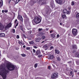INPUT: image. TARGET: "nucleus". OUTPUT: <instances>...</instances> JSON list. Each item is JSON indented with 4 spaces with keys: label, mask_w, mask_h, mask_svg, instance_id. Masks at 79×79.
Wrapping results in <instances>:
<instances>
[{
    "label": "nucleus",
    "mask_w": 79,
    "mask_h": 79,
    "mask_svg": "<svg viewBox=\"0 0 79 79\" xmlns=\"http://www.w3.org/2000/svg\"><path fill=\"white\" fill-rule=\"evenodd\" d=\"M19 35H17V39H19Z\"/></svg>",
    "instance_id": "42"
},
{
    "label": "nucleus",
    "mask_w": 79,
    "mask_h": 79,
    "mask_svg": "<svg viewBox=\"0 0 79 79\" xmlns=\"http://www.w3.org/2000/svg\"><path fill=\"white\" fill-rule=\"evenodd\" d=\"M36 55H39V54L40 53V51H37L36 52Z\"/></svg>",
    "instance_id": "16"
},
{
    "label": "nucleus",
    "mask_w": 79,
    "mask_h": 79,
    "mask_svg": "<svg viewBox=\"0 0 79 79\" xmlns=\"http://www.w3.org/2000/svg\"><path fill=\"white\" fill-rule=\"evenodd\" d=\"M49 58L50 59H53L54 58V56L53 55H49Z\"/></svg>",
    "instance_id": "14"
},
{
    "label": "nucleus",
    "mask_w": 79,
    "mask_h": 79,
    "mask_svg": "<svg viewBox=\"0 0 79 79\" xmlns=\"http://www.w3.org/2000/svg\"><path fill=\"white\" fill-rule=\"evenodd\" d=\"M42 3H43V1H42Z\"/></svg>",
    "instance_id": "62"
},
{
    "label": "nucleus",
    "mask_w": 79,
    "mask_h": 79,
    "mask_svg": "<svg viewBox=\"0 0 79 79\" xmlns=\"http://www.w3.org/2000/svg\"><path fill=\"white\" fill-rule=\"evenodd\" d=\"M60 25H62V23H60Z\"/></svg>",
    "instance_id": "58"
},
{
    "label": "nucleus",
    "mask_w": 79,
    "mask_h": 79,
    "mask_svg": "<svg viewBox=\"0 0 79 79\" xmlns=\"http://www.w3.org/2000/svg\"><path fill=\"white\" fill-rule=\"evenodd\" d=\"M58 75L57 74L55 73L53 74L51 76V79H56Z\"/></svg>",
    "instance_id": "5"
},
{
    "label": "nucleus",
    "mask_w": 79,
    "mask_h": 79,
    "mask_svg": "<svg viewBox=\"0 0 79 79\" xmlns=\"http://www.w3.org/2000/svg\"><path fill=\"white\" fill-rule=\"evenodd\" d=\"M77 57H78V58H79V54L78 53V55H77Z\"/></svg>",
    "instance_id": "55"
},
{
    "label": "nucleus",
    "mask_w": 79,
    "mask_h": 79,
    "mask_svg": "<svg viewBox=\"0 0 79 79\" xmlns=\"http://www.w3.org/2000/svg\"><path fill=\"white\" fill-rule=\"evenodd\" d=\"M51 45H52L51 44H46L43 47L44 48L46 49H45L46 50L49 47H50V46H51Z\"/></svg>",
    "instance_id": "7"
},
{
    "label": "nucleus",
    "mask_w": 79,
    "mask_h": 79,
    "mask_svg": "<svg viewBox=\"0 0 79 79\" xmlns=\"http://www.w3.org/2000/svg\"><path fill=\"white\" fill-rule=\"evenodd\" d=\"M35 68H37V63H36L35 64Z\"/></svg>",
    "instance_id": "32"
},
{
    "label": "nucleus",
    "mask_w": 79,
    "mask_h": 79,
    "mask_svg": "<svg viewBox=\"0 0 79 79\" xmlns=\"http://www.w3.org/2000/svg\"><path fill=\"white\" fill-rule=\"evenodd\" d=\"M20 29H21V31H23V27L22 26H20Z\"/></svg>",
    "instance_id": "26"
},
{
    "label": "nucleus",
    "mask_w": 79,
    "mask_h": 79,
    "mask_svg": "<svg viewBox=\"0 0 79 79\" xmlns=\"http://www.w3.org/2000/svg\"><path fill=\"white\" fill-rule=\"evenodd\" d=\"M53 66L54 67V66H55V65H53V64H52Z\"/></svg>",
    "instance_id": "61"
},
{
    "label": "nucleus",
    "mask_w": 79,
    "mask_h": 79,
    "mask_svg": "<svg viewBox=\"0 0 79 79\" xmlns=\"http://www.w3.org/2000/svg\"><path fill=\"white\" fill-rule=\"evenodd\" d=\"M33 53H35V49H33Z\"/></svg>",
    "instance_id": "40"
},
{
    "label": "nucleus",
    "mask_w": 79,
    "mask_h": 79,
    "mask_svg": "<svg viewBox=\"0 0 79 79\" xmlns=\"http://www.w3.org/2000/svg\"><path fill=\"white\" fill-rule=\"evenodd\" d=\"M44 3L45 4V3H43V4H44Z\"/></svg>",
    "instance_id": "63"
},
{
    "label": "nucleus",
    "mask_w": 79,
    "mask_h": 79,
    "mask_svg": "<svg viewBox=\"0 0 79 79\" xmlns=\"http://www.w3.org/2000/svg\"><path fill=\"white\" fill-rule=\"evenodd\" d=\"M6 68L8 70H9L10 71H13L15 69V67L11 63H9L7 64Z\"/></svg>",
    "instance_id": "1"
},
{
    "label": "nucleus",
    "mask_w": 79,
    "mask_h": 79,
    "mask_svg": "<svg viewBox=\"0 0 79 79\" xmlns=\"http://www.w3.org/2000/svg\"><path fill=\"white\" fill-rule=\"evenodd\" d=\"M51 36H52V37H53L54 36V34H51Z\"/></svg>",
    "instance_id": "48"
},
{
    "label": "nucleus",
    "mask_w": 79,
    "mask_h": 79,
    "mask_svg": "<svg viewBox=\"0 0 79 79\" xmlns=\"http://www.w3.org/2000/svg\"><path fill=\"white\" fill-rule=\"evenodd\" d=\"M23 37H25V38H26V36H25V35H23Z\"/></svg>",
    "instance_id": "54"
},
{
    "label": "nucleus",
    "mask_w": 79,
    "mask_h": 79,
    "mask_svg": "<svg viewBox=\"0 0 79 79\" xmlns=\"http://www.w3.org/2000/svg\"><path fill=\"white\" fill-rule=\"evenodd\" d=\"M52 32H53V31H52V30L50 32V33H52Z\"/></svg>",
    "instance_id": "52"
},
{
    "label": "nucleus",
    "mask_w": 79,
    "mask_h": 79,
    "mask_svg": "<svg viewBox=\"0 0 79 79\" xmlns=\"http://www.w3.org/2000/svg\"><path fill=\"white\" fill-rule=\"evenodd\" d=\"M60 37V35L58 34L57 35V37L58 38V37Z\"/></svg>",
    "instance_id": "46"
},
{
    "label": "nucleus",
    "mask_w": 79,
    "mask_h": 79,
    "mask_svg": "<svg viewBox=\"0 0 79 79\" xmlns=\"http://www.w3.org/2000/svg\"><path fill=\"white\" fill-rule=\"evenodd\" d=\"M30 44H34V41H31L30 42H29Z\"/></svg>",
    "instance_id": "28"
},
{
    "label": "nucleus",
    "mask_w": 79,
    "mask_h": 79,
    "mask_svg": "<svg viewBox=\"0 0 79 79\" xmlns=\"http://www.w3.org/2000/svg\"><path fill=\"white\" fill-rule=\"evenodd\" d=\"M5 35L4 34V33H1L0 34V37H5Z\"/></svg>",
    "instance_id": "15"
},
{
    "label": "nucleus",
    "mask_w": 79,
    "mask_h": 79,
    "mask_svg": "<svg viewBox=\"0 0 79 79\" xmlns=\"http://www.w3.org/2000/svg\"><path fill=\"white\" fill-rule=\"evenodd\" d=\"M69 74L70 75V76H72V75H73V72L70 71V72Z\"/></svg>",
    "instance_id": "29"
},
{
    "label": "nucleus",
    "mask_w": 79,
    "mask_h": 79,
    "mask_svg": "<svg viewBox=\"0 0 79 79\" xmlns=\"http://www.w3.org/2000/svg\"><path fill=\"white\" fill-rule=\"evenodd\" d=\"M56 59L57 60H58V61H60V58L59 57H57Z\"/></svg>",
    "instance_id": "30"
},
{
    "label": "nucleus",
    "mask_w": 79,
    "mask_h": 79,
    "mask_svg": "<svg viewBox=\"0 0 79 79\" xmlns=\"http://www.w3.org/2000/svg\"><path fill=\"white\" fill-rule=\"evenodd\" d=\"M68 63L69 64H70V63H71V61H69V62H68Z\"/></svg>",
    "instance_id": "50"
},
{
    "label": "nucleus",
    "mask_w": 79,
    "mask_h": 79,
    "mask_svg": "<svg viewBox=\"0 0 79 79\" xmlns=\"http://www.w3.org/2000/svg\"><path fill=\"white\" fill-rule=\"evenodd\" d=\"M73 76H74L73 75H72V77H73Z\"/></svg>",
    "instance_id": "60"
},
{
    "label": "nucleus",
    "mask_w": 79,
    "mask_h": 79,
    "mask_svg": "<svg viewBox=\"0 0 79 79\" xmlns=\"http://www.w3.org/2000/svg\"><path fill=\"white\" fill-rule=\"evenodd\" d=\"M20 1V0H16V1H15V3L16 4L19 2Z\"/></svg>",
    "instance_id": "27"
},
{
    "label": "nucleus",
    "mask_w": 79,
    "mask_h": 79,
    "mask_svg": "<svg viewBox=\"0 0 79 79\" xmlns=\"http://www.w3.org/2000/svg\"><path fill=\"white\" fill-rule=\"evenodd\" d=\"M4 29V26L3 25V24L2 23H1L0 25V29L1 30H3Z\"/></svg>",
    "instance_id": "11"
},
{
    "label": "nucleus",
    "mask_w": 79,
    "mask_h": 79,
    "mask_svg": "<svg viewBox=\"0 0 79 79\" xmlns=\"http://www.w3.org/2000/svg\"><path fill=\"white\" fill-rule=\"evenodd\" d=\"M72 32L74 35H77V30L76 29L74 28L72 29Z\"/></svg>",
    "instance_id": "4"
},
{
    "label": "nucleus",
    "mask_w": 79,
    "mask_h": 79,
    "mask_svg": "<svg viewBox=\"0 0 79 79\" xmlns=\"http://www.w3.org/2000/svg\"><path fill=\"white\" fill-rule=\"evenodd\" d=\"M56 2L57 3H58V4H60V5H61L63 3V1L62 0H56Z\"/></svg>",
    "instance_id": "9"
},
{
    "label": "nucleus",
    "mask_w": 79,
    "mask_h": 79,
    "mask_svg": "<svg viewBox=\"0 0 79 79\" xmlns=\"http://www.w3.org/2000/svg\"><path fill=\"white\" fill-rule=\"evenodd\" d=\"M48 29H49L48 28H46V31H48Z\"/></svg>",
    "instance_id": "51"
},
{
    "label": "nucleus",
    "mask_w": 79,
    "mask_h": 79,
    "mask_svg": "<svg viewBox=\"0 0 79 79\" xmlns=\"http://www.w3.org/2000/svg\"><path fill=\"white\" fill-rule=\"evenodd\" d=\"M18 24H19L18 22H17V24H16L15 26V28H16V26H18Z\"/></svg>",
    "instance_id": "34"
},
{
    "label": "nucleus",
    "mask_w": 79,
    "mask_h": 79,
    "mask_svg": "<svg viewBox=\"0 0 79 79\" xmlns=\"http://www.w3.org/2000/svg\"><path fill=\"white\" fill-rule=\"evenodd\" d=\"M67 11L68 10H66V9H64L63 10V12L64 13H67Z\"/></svg>",
    "instance_id": "20"
},
{
    "label": "nucleus",
    "mask_w": 79,
    "mask_h": 79,
    "mask_svg": "<svg viewBox=\"0 0 79 79\" xmlns=\"http://www.w3.org/2000/svg\"><path fill=\"white\" fill-rule=\"evenodd\" d=\"M42 35H43V33H40L38 34V36H42Z\"/></svg>",
    "instance_id": "21"
},
{
    "label": "nucleus",
    "mask_w": 79,
    "mask_h": 79,
    "mask_svg": "<svg viewBox=\"0 0 79 79\" xmlns=\"http://www.w3.org/2000/svg\"><path fill=\"white\" fill-rule=\"evenodd\" d=\"M26 49L28 50H30V47H27L26 48Z\"/></svg>",
    "instance_id": "41"
},
{
    "label": "nucleus",
    "mask_w": 79,
    "mask_h": 79,
    "mask_svg": "<svg viewBox=\"0 0 79 79\" xmlns=\"http://www.w3.org/2000/svg\"><path fill=\"white\" fill-rule=\"evenodd\" d=\"M52 63H56V62L55 61H52Z\"/></svg>",
    "instance_id": "49"
},
{
    "label": "nucleus",
    "mask_w": 79,
    "mask_h": 79,
    "mask_svg": "<svg viewBox=\"0 0 79 79\" xmlns=\"http://www.w3.org/2000/svg\"><path fill=\"white\" fill-rule=\"evenodd\" d=\"M31 3L32 4H34V3L33 2H31Z\"/></svg>",
    "instance_id": "56"
},
{
    "label": "nucleus",
    "mask_w": 79,
    "mask_h": 79,
    "mask_svg": "<svg viewBox=\"0 0 79 79\" xmlns=\"http://www.w3.org/2000/svg\"><path fill=\"white\" fill-rule=\"evenodd\" d=\"M67 14H69L70 12H69V11H67Z\"/></svg>",
    "instance_id": "45"
},
{
    "label": "nucleus",
    "mask_w": 79,
    "mask_h": 79,
    "mask_svg": "<svg viewBox=\"0 0 79 79\" xmlns=\"http://www.w3.org/2000/svg\"><path fill=\"white\" fill-rule=\"evenodd\" d=\"M29 34H31V33H32V31H29Z\"/></svg>",
    "instance_id": "44"
},
{
    "label": "nucleus",
    "mask_w": 79,
    "mask_h": 79,
    "mask_svg": "<svg viewBox=\"0 0 79 79\" xmlns=\"http://www.w3.org/2000/svg\"><path fill=\"white\" fill-rule=\"evenodd\" d=\"M42 55H39L38 56V57L39 58H40V57H41V56H42Z\"/></svg>",
    "instance_id": "38"
},
{
    "label": "nucleus",
    "mask_w": 79,
    "mask_h": 79,
    "mask_svg": "<svg viewBox=\"0 0 79 79\" xmlns=\"http://www.w3.org/2000/svg\"><path fill=\"white\" fill-rule=\"evenodd\" d=\"M53 47L51 46L50 48V50H52V49H53Z\"/></svg>",
    "instance_id": "36"
},
{
    "label": "nucleus",
    "mask_w": 79,
    "mask_h": 79,
    "mask_svg": "<svg viewBox=\"0 0 79 79\" xmlns=\"http://www.w3.org/2000/svg\"><path fill=\"white\" fill-rule=\"evenodd\" d=\"M11 23H10L7 25L5 27V30H7V29H8L10 27H11Z\"/></svg>",
    "instance_id": "6"
},
{
    "label": "nucleus",
    "mask_w": 79,
    "mask_h": 79,
    "mask_svg": "<svg viewBox=\"0 0 79 79\" xmlns=\"http://www.w3.org/2000/svg\"><path fill=\"white\" fill-rule=\"evenodd\" d=\"M78 55V53H77L76 54H75V57H77Z\"/></svg>",
    "instance_id": "33"
},
{
    "label": "nucleus",
    "mask_w": 79,
    "mask_h": 79,
    "mask_svg": "<svg viewBox=\"0 0 79 79\" xmlns=\"http://www.w3.org/2000/svg\"><path fill=\"white\" fill-rule=\"evenodd\" d=\"M18 19H19V20L21 21L22 22L23 21V18L22 16H21L20 15H18Z\"/></svg>",
    "instance_id": "8"
},
{
    "label": "nucleus",
    "mask_w": 79,
    "mask_h": 79,
    "mask_svg": "<svg viewBox=\"0 0 79 79\" xmlns=\"http://www.w3.org/2000/svg\"><path fill=\"white\" fill-rule=\"evenodd\" d=\"M41 39V38H35V41L36 42H39L40 40Z\"/></svg>",
    "instance_id": "10"
},
{
    "label": "nucleus",
    "mask_w": 79,
    "mask_h": 79,
    "mask_svg": "<svg viewBox=\"0 0 79 79\" xmlns=\"http://www.w3.org/2000/svg\"><path fill=\"white\" fill-rule=\"evenodd\" d=\"M44 41H42V42H41L42 44V43H44Z\"/></svg>",
    "instance_id": "59"
},
{
    "label": "nucleus",
    "mask_w": 79,
    "mask_h": 79,
    "mask_svg": "<svg viewBox=\"0 0 79 79\" xmlns=\"http://www.w3.org/2000/svg\"><path fill=\"white\" fill-rule=\"evenodd\" d=\"M43 29L42 28H39L38 29L39 31H42Z\"/></svg>",
    "instance_id": "37"
},
{
    "label": "nucleus",
    "mask_w": 79,
    "mask_h": 79,
    "mask_svg": "<svg viewBox=\"0 0 79 79\" xmlns=\"http://www.w3.org/2000/svg\"><path fill=\"white\" fill-rule=\"evenodd\" d=\"M75 4V3H74V2H71V5L72 6H73V5H74V4Z\"/></svg>",
    "instance_id": "25"
},
{
    "label": "nucleus",
    "mask_w": 79,
    "mask_h": 79,
    "mask_svg": "<svg viewBox=\"0 0 79 79\" xmlns=\"http://www.w3.org/2000/svg\"><path fill=\"white\" fill-rule=\"evenodd\" d=\"M19 44L21 45H23L24 44L23 42H19Z\"/></svg>",
    "instance_id": "19"
},
{
    "label": "nucleus",
    "mask_w": 79,
    "mask_h": 79,
    "mask_svg": "<svg viewBox=\"0 0 79 79\" xmlns=\"http://www.w3.org/2000/svg\"><path fill=\"white\" fill-rule=\"evenodd\" d=\"M7 73L8 70H6L5 69H3V70L2 71L1 75L2 76L3 79H6V74Z\"/></svg>",
    "instance_id": "2"
},
{
    "label": "nucleus",
    "mask_w": 79,
    "mask_h": 79,
    "mask_svg": "<svg viewBox=\"0 0 79 79\" xmlns=\"http://www.w3.org/2000/svg\"><path fill=\"white\" fill-rule=\"evenodd\" d=\"M21 55L23 57H26V55H25V54H22Z\"/></svg>",
    "instance_id": "22"
},
{
    "label": "nucleus",
    "mask_w": 79,
    "mask_h": 79,
    "mask_svg": "<svg viewBox=\"0 0 79 79\" xmlns=\"http://www.w3.org/2000/svg\"><path fill=\"white\" fill-rule=\"evenodd\" d=\"M76 18H79V13H78L77 14V15L76 16Z\"/></svg>",
    "instance_id": "24"
},
{
    "label": "nucleus",
    "mask_w": 79,
    "mask_h": 79,
    "mask_svg": "<svg viewBox=\"0 0 79 79\" xmlns=\"http://www.w3.org/2000/svg\"><path fill=\"white\" fill-rule=\"evenodd\" d=\"M17 21H18V20H17V19H16L15 20V23H16V22H17Z\"/></svg>",
    "instance_id": "43"
},
{
    "label": "nucleus",
    "mask_w": 79,
    "mask_h": 79,
    "mask_svg": "<svg viewBox=\"0 0 79 79\" xmlns=\"http://www.w3.org/2000/svg\"><path fill=\"white\" fill-rule=\"evenodd\" d=\"M2 13H4V12H5V13H8V10H3L2 11Z\"/></svg>",
    "instance_id": "18"
},
{
    "label": "nucleus",
    "mask_w": 79,
    "mask_h": 79,
    "mask_svg": "<svg viewBox=\"0 0 79 79\" xmlns=\"http://www.w3.org/2000/svg\"><path fill=\"white\" fill-rule=\"evenodd\" d=\"M0 6H2L3 5V0H0Z\"/></svg>",
    "instance_id": "17"
},
{
    "label": "nucleus",
    "mask_w": 79,
    "mask_h": 79,
    "mask_svg": "<svg viewBox=\"0 0 79 79\" xmlns=\"http://www.w3.org/2000/svg\"><path fill=\"white\" fill-rule=\"evenodd\" d=\"M62 16L63 19H66L67 18V17L65 14H63Z\"/></svg>",
    "instance_id": "12"
},
{
    "label": "nucleus",
    "mask_w": 79,
    "mask_h": 79,
    "mask_svg": "<svg viewBox=\"0 0 79 79\" xmlns=\"http://www.w3.org/2000/svg\"><path fill=\"white\" fill-rule=\"evenodd\" d=\"M55 53H56V54H60V51L59 50H57V49H56L55 50Z\"/></svg>",
    "instance_id": "13"
},
{
    "label": "nucleus",
    "mask_w": 79,
    "mask_h": 79,
    "mask_svg": "<svg viewBox=\"0 0 79 79\" xmlns=\"http://www.w3.org/2000/svg\"><path fill=\"white\" fill-rule=\"evenodd\" d=\"M12 31L13 33H15V29H13Z\"/></svg>",
    "instance_id": "35"
},
{
    "label": "nucleus",
    "mask_w": 79,
    "mask_h": 79,
    "mask_svg": "<svg viewBox=\"0 0 79 79\" xmlns=\"http://www.w3.org/2000/svg\"><path fill=\"white\" fill-rule=\"evenodd\" d=\"M33 48H37V47L35 46H33Z\"/></svg>",
    "instance_id": "39"
},
{
    "label": "nucleus",
    "mask_w": 79,
    "mask_h": 79,
    "mask_svg": "<svg viewBox=\"0 0 79 79\" xmlns=\"http://www.w3.org/2000/svg\"><path fill=\"white\" fill-rule=\"evenodd\" d=\"M77 70H74V72H75V73H76V72H77Z\"/></svg>",
    "instance_id": "57"
},
{
    "label": "nucleus",
    "mask_w": 79,
    "mask_h": 79,
    "mask_svg": "<svg viewBox=\"0 0 79 79\" xmlns=\"http://www.w3.org/2000/svg\"><path fill=\"white\" fill-rule=\"evenodd\" d=\"M42 39H45V36H42Z\"/></svg>",
    "instance_id": "31"
},
{
    "label": "nucleus",
    "mask_w": 79,
    "mask_h": 79,
    "mask_svg": "<svg viewBox=\"0 0 79 79\" xmlns=\"http://www.w3.org/2000/svg\"><path fill=\"white\" fill-rule=\"evenodd\" d=\"M34 21L35 24H39L41 22V20L38 17H35L34 19Z\"/></svg>",
    "instance_id": "3"
},
{
    "label": "nucleus",
    "mask_w": 79,
    "mask_h": 79,
    "mask_svg": "<svg viewBox=\"0 0 79 79\" xmlns=\"http://www.w3.org/2000/svg\"><path fill=\"white\" fill-rule=\"evenodd\" d=\"M73 48H77V47H76V45H73L72 46Z\"/></svg>",
    "instance_id": "23"
},
{
    "label": "nucleus",
    "mask_w": 79,
    "mask_h": 79,
    "mask_svg": "<svg viewBox=\"0 0 79 79\" xmlns=\"http://www.w3.org/2000/svg\"><path fill=\"white\" fill-rule=\"evenodd\" d=\"M51 68H50V66H48V69H50Z\"/></svg>",
    "instance_id": "47"
},
{
    "label": "nucleus",
    "mask_w": 79,
    "mask_h": 79,
    "mask_svg": "<svg viewBox=\"0 0 79 79\" xmlns=\"http://www.w3.org/2000/svg\"><path fill=\"white\" fill-rule=\"evenodd\" d=\"M23 48H25V47H26V46L25 45H24L23 46Z\"/></svg>",
    "instance_id": "53"
}]
</instances>
